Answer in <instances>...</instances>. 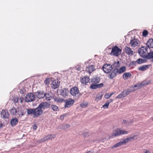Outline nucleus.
I'll return each instance as SVG.
<instances>
[{"mask_svg": "<svg viewBox=\"0 0 153 153\" xmlns=\"http://www.w3.org/2000/svg\"><path fill=\"white\" fill-rule=\"evenodd\" d=\"M49 106L50 105L46 102H42L36 108L27 109V114L28 115H33L34 117H38L41 115L43 110L49 108Z\"/></svg>", "mask_w": 153, "mask_h": 153, "instance_id": "1", "label": "nucleus"}, {"mask_svg": "<svg viewBox=\"0 0 153 153\" xmlns=\"http://www.w3.org/2000/svg\"><path fill=\"white\" fill-rule=\"evenodd\" d=\"M148 48L146 46L142 47L138 51V53L143 59H146L148 52L147 51Z\"/></svg>", "mask_w": 153, "mask_h": 153, "instance_id": "2", "label": "nucleus"}, {"mask_svg": "<svg viewBox=\"0 0 153 153\" xmlns=\"http://www.w3.org/2000/svg\"><path fill=\"white\" fill-rule=\"evenodd\" d=\"M122 50L117 46H115L112 48L111 54L115 56H118L121 53Z\"/></svg>", "mask_w": 153, "mask_h": 153, "instance_id": "3", "label": "nucleus"}, {"mask_svg": "<svg viewBox=\"0 0 153 153\" xmlns=\"http://www.w3.org/2000/svg\"><path fill=\"white\" fill-rule=\"evenodd\" d=\"M128 132L127 131H125L117 128L115 132L112 134V136H117L122 134H127L128 133Z\"/></svg>", "mask_w": 153, "mask_h": 153, "instance_id": "4", "label": "nucleus"}, {"mask_svg": "<svg viewBox=\"0 0 153 153\" xmlns=\"http://www.w3.org/2000/svg\"><path fill=\"white\" fill-rule=\"evenodd\" d=\"M35 98V95L32 93H30L26 95L25 100L26 102H30L34 101Z\"/></svg>", "mask_w": 153, "mask_h": 153, "instance_id": "5", "label": "nucleus"}, {"mask_svg": "<svg viewBox=\"0 0 153 153\" xmlns=\"http://www.w3.org/2000/svg\"><path fill=\"white\" fill-rule=\"evenodd\" d=\"M102 69L105 73H108L112 70V66L110 64H104L102 66Z\"/></svg>", "mask_w": 153, "mask_h": 153, "instance_id": "6", "label": "nucleus"}, {"mask_svg": "<svg viewBox=\"0 0 153 153\" xmlns=\"http://www.w3.org/2000/svg\"><path fill=\"white\" fill-rule=\"evenodd\" d=\"M64 101L65 103V108L71 107L73 105L74 102V100L70 98L64 100Z\"/></svg>", "mask_w": 153, "mask_h": 153, "instance_id": "7", "label": "nucleus"}, {"mask_svg": "<svg viewBox=\"0 0 153 153\" xmlns=\"http://www.w3.org/2000/svg\"><path fill=\"white\" fill-rule=\"evenodd\" d=\"M79 92L78 88L76 86L72 88L70 91L71 94L74 96H76L79 93Z\"/></svg>", "mask_w": 153, "mask_h": 153, "instance_id": "8", "label": "nucleus"}, {"mask_svg": "<svg viewBox=\"0 0 153 153\" xmlns=\"http://www.w3.org/2000/svg\"><path fill=\"white\" fill-rule=\"evenodd\" d=\"M139 41L136 39L134 38L131 39L130 43L131 46L132 47L134 48L139 45Z\"/></svg>", "mask_w": 153, "mask_h": 153, "instance_id": "9", "label": "nucleus"}, {"mask_svg": "<svg viewBox=\"0 0 153 153\" xmlns=\"http://www.w3.org/2000/svg\"><path fill=\"white\" fill-rule=\"evenodd\" d=\"M55 136V135L54 134H49L48 135L45 136L43 138H41L40 140V141L41 142H42L48 140H51L52 139L54 138Z\"/></svg>", "mask_w": 153, "mask_h": 153, "instance_id": "10", "label": "nucleus"}, {"mask_svg": "<svg viewBox=\"0 0 153 153\" xmlns=\"http://www.w3.org/2000/svg\"><path fill=\"white\" fill-rule=\"evenodd\" d=\"M45 93L42 91H39L36 92L35 93V96H36L39 99L43 98L45 97Z\"/></svg>", "mask_w": 153, "mask_h": 153, "instance_id": "11", "label": "nucleus"}, {"mask_svg": "<svg viewBox=\"0 0 153 153\" xmlns=\"http://www.w3.org/2000/svg\"><path fill=\"white\" fill-rule=\"evenodd\" d=\"M124 51L125 53L128 55L132 56L134 53V52L132 51L130 48L127 46L125 47Z\"/></svg>", "mask_w": 153, "mask_h": 153, "instance_id": "12", "label": "nucleus"}, {"mask_svg": "<svg viewBox=\"0 0 153 153\" xmlns=\"http://www.w3.org/2000/svg\"><path fill=\"white\" fill-rule=\"evenodd\" d=\"M96 70V67L95 65H89L87 67L86 70L88 71L89 73H91L93 71Z\"/></svg>", "mask_w": 153, "mask_h": 153, "instance_id": "13", "label": "nucleus"}, {"mask_svg": "<svg viewBox=\"0 0 153 153\" xmlns=\"http://www.w3.org/2000/svg\"><path fill=\"white\" fill-rule=\"evenodd\" d=\"M117 73H118L117 70H116V68H114L111 72L109 74L108 77L110 79H113L116 76Z\"/></svg>", "mask_w": 153, "mask_h": 153, "instance_id": "14", "label": "nucleus"}, {"mask_svg": "<svg viewBox=\"0 0 153 153\" xmlns=\"http://www.w3.org/2000/svg\"><path fill=\"white\" fill-rule=\"evenodd\" d=\"M59 85V83L58 80H55L53 81L51 84V88L54 89L57 88Z\"/></svg>", "mask_w": 153, "mask_h": 153, "instance_id": "15", "label": "nucleus"}, {"mask_svg": "<svg viewBox=\"0 0 153 153\" xmlns=\"http://www.w3.org/2000/svg\"><path fill=\"white\" fill-rule=\"evenodd\" d=\"M1 117L3 118L7 119L9 117V114L7 111L2 110L1 112Z\"/></svg>", "mask_w": 153, "mask_h": 153, "instance_id": "16", "label": "nucleus"}, {"mask_svg": "<svg viewBox=\"0 0 153 153\" xmlns=\"http://www.w3.org/2000/svg\"><path fill=\"white\" fill-rule=\"evenodd\" d=\"M146 45L149 48H153V39H149L147 42Z\"/></svg>", "mask_w": 153, "mask_h": 153, "instance_id": "17", "label": "nucleus"}, {"mask_svg": "<svg viewBox=\"0 0 153 153\" xmlns=\"http://www.w3.org/2000/svg\"><path fill=\"white\" fill-rule=\"evenodd\" d=\"M60 94L62 96L65 97L67 96V94L68 92V89L66 88L60 90Z\"/></svg>", "mask_w": 153, "mask_h": 153, "instance_id": "18", "label": "nucleus"}, {"mask_svg": "<svg viewBox=\"0 0 153 153\" xmlns=\"http://www.w3.org/2000/svg\"><path fill=\"white\" fill-rule=\"evenodd\" d=\"M100 81V78L97 77H95L92 78L91 80V82L92 84H97L99 83Z\"/></svg>", "mask_w": 153, "mask_h": 153, "instance_id": "19", "label": "nucleus"}, {"mask_svg": "<svg viewBox=\"0 0 153 153\" xmlns=\"http://www.w3.org/2000/svg\"><path fill=\"white\" fill-rule=\"evenodd\" d=\"M81 83L84 84H86L89 81V77L88 76H84L81 79Z\"/></svg>", "mask_w": 153, "mask_h": 153, "instance_id": "20", "label": "nucleus"}, {"mask_svg": "<svg viewBox=\"0 0 153 153\" xmlns=\"http://www.w3.org/2000/svg\"><path fill=\"white\" fill-rule=\"evenodd\" d=\"M18 123V120L16 118H13L10 121V124L12 127L16 125Z\"/></svg>", "mask_w": 153, "mask_h": 153, "instance_id": "21", "label": "nucleus"}, {"mask_svg": "<svg viewBox=\"0 0 153 153\" xmlns=\"http://www.w3.org/2000/svg\"><path fill=\"white\" fill-rule=\"evenodd\" d=\"M146 57V59H152V61H153V51H151L148 52L147 56Z\"/></svg>", "mask_w": 153, "mask_h": 153, "instance_id": "22", "label": "nucleus"}, {"mask_svg": "<svg viewBox=\"0 0 153 153\" xmlns=\"http://www.w3.org/2000/svg\"><path fill=\"white\" fill-rule=\"evenodd\" d=\"M116 69L117 70L118 73L119 74H120L124 72L126 70V68L125 66H122L119 69Z\"/></svg>", "mask_w": 153, "mask_h": 153, "instance_id": "23", "label": "nucleus"}, {"mask_svg": "<svg viewBox=\"0 0 153 153\" xmlns=\"http://www.w3.org/2000/svg\"><path fill=\"white\" fill-rule=\"evenodd\" d=\"M149 65H144L138 68V70L141 71H144L148 69L149 66Z\"/></svg>", "mask_w": 153, "mask_h": 153, "instance_id": "24", "label": "nucleus"}, {"mask_svg": "<svg viewBox=\"0 0 153 153\" xmlns=\"http://www.w3.org/2000/svg\"><path fill=\"white\" fill-rule=\"evenodd\" d=\"M131 74L129 72H126L123 74V78L126 80L128 78L131 77Z\"/></svg>", "mask_w": 153, "mask_h": 153, "instance_id": "25", "label": "nucleus"}, {"mask_svg": "<svg viewBox=\"0 0 153 153\" xmlns=\"http://www.w3.org/2000/svg\"><path fill=\"white\" fill-rule=\"evenodd\" d=\"M126 96V94H125V91H124L120 94L117 96L116 97V99H120L123 98Z\"/></svg>", "mask_w": 153, "mask_h": 153, "instance_id": "26", "label": "nucleus"}, {"mask_svg": "<svg viewBox=\"0 0 153 153\" xmlns=\"http://www.w3.org/2000/svg\"><path fill=\"white\" fill-rule=\"evenodd\" d=\"M24 110L22 109H19L17 110V115H18L19 117H21L24 115Z\"/></svg>", "mask_w": 153, "mask_h": 153, "instance_id": "27", "label": "nucleus"}, {"mask_svg": "<svg viewBox=\"0 0 153 153\" xmlns=\"http://www.w3.org/2000/svg\"><path fill=\"white\" fill-rule=\"evenodd\" d=\"M10 113L13 115H17V110L14 108H13L10 110Z\"/></svg>", "mask_w": 153, "mask_h": 153, "instance_id": "28", "label": "nucleus"}, {"mask_svg": "<svg viewBox=\"0 0 153 153\" xmlns=\"http://www.w3.org/2000/svg\"><path fill=\"white\" fill-rule=\"evenodd\" d=\"M112 65L115 68H118L120 67V65L119 61L114 62Z\"/></svg>", "mask_w": 153, "mask_h": 153, "instance_id": "29", "label": "nucleus"}, {"mask_svg": "<svg viewBox=\"0 0 153 153\" xmlns=\"http://www.w3.org/2000/svg\"><path fill=\"white\" fill-rule=\"evenodd\" d=\"M136 61H133L130 62L128 65L129 67L131 68H133L134 66L136 65Z\"/></svg>", "mask_w": 153, "mask_h": 153, "instance_id": "30", "label": "nucleus"}, {"mask_svg": "<svg viewBox=\"0 0 153 153\" xmlns=\"http://www.w3.org/2000/svg\"><path fill=\"white\" fill-rule=\"evenodd\" d=\"M45 99L48 101H50L51 100L52 98L51 97L50 95L48 93H45Z\"/></svg>", "mask_w": 153, "mask_h": 153, "instance_id": "31", "label": "nucleus"}, {"mask_svg": "<svg viewBox=\"0 0 153 153\" xmlns=\"http://www.w3.org/2000/svg\"><path fill=\"white\" fill-rule=\"evenodd\" d=\"M122 145H123V143L122 142V141H121L114 145V146L111 147V148H114L120 146Z\"/></svg>", "mask_w": 153, "mask_h": 153, "instance_id": "32", "label": "nucleus"}, {"mask_svg": "<svg viewBox=\"0 0 153 153\" xmlns=\"http://www.w3.org/2000/svg\"><path fill=\"white\" fill-rule=\"evenodd\" d=\"M136 62V63L141 64L145 63V60L144 59L139 58L137 59Z\"/></svg>", "mask_w": 153, "mask_h": 153, "instance_id": "33", "label": "nucleus"}, {"mask_svg": "<svg viewBox=\"0 0 153 153\" xmlns=\"http://www.w3.org/2000/svg\"><path fill=\"white\" fill-rule=\"evenodd\" d=\"M51 107L52 110L54 111H57L59 110L58 107L56 105H52Z\"/></svg>", "mask_w": 153, "mask_h": 153, "instance_id": "34", "label": "nucleus"}, {"mask_svg": "<svg viewBox=\"0 0 153 153\" xmlns=\"http://www.w3.org/2000/svg\"><path fill=\"white\" fill-rule=\"evenodd\" d=\"M113 94V93H107L105 94L104 97L105 98L108 99Z\"/></svg>", "mask_w": 153, "mask_h": 153, "instance_id": "35", "label": "nucleus"}, {"mask_svg": "<svg viewBox=\"0 0 153 153\" xmlns=\"http://www.w3.org/2000/svg\"><path fill=\"white\" fill-rule=\"evenodd\" d=\"M102 95L101 94L97 95L96 96L95 100L96 101H98L101 100L102 99Z\"/></svg>", "mask_w": 153, "mask_h": 153, "instance_id": "36", "label": "nucleus"}, {"mask_svg": "<svg viewBox=\"0 0 153 153\" xmlns=\"http://www.w3.org/2000/svg\"><path fill=\"white\" fill-rule=\"evenodd\" d=\"M109 104V102H108L107 101L102 106V107L104 108H108V106Z\"/></svg>", "mask_w": 153, "mask_h": 153, "instance_id": "37", "label": "nucleus"}, {"mask_svg": "<svg viewBox=\"0 0 153 153\" xmlns=\"http://www.w3.org/2000/svg\"><path fill=\"white\" fill-rule=\"evenodd\" d=\"M148 34V31L146 30H144L143 32V35L144 37H146Z\"/></svg>", "mask_w": 153, "mask_h": 153, "instance_id": "38", "label": "nucleus"}, {"mask_svg": "<svg viewBox=\"0 0 153 153\" xmlns=\"http://www.w3.org/2000/svg\"><path fill=\"white\" fill-rule=\"evenodd\" d=\"M90 88L92 89H96L97 88V84H92L90 86Z\"/></svg>", "mask_w": 153, "mask_h": 153, "instance_id": "39", "label": "nucleus"}, {"mask_svg": "<svg viewBox=\"0 0 153 153\" xmlns=\"http://www.w3.org/2000/svg\"><path fill=\"white\" fill-rule=\"evenodd\" d=\"M142 86L141 84V83H140L137 84V85H134V88L137 87V89H139L140 88H141L142 87Z\"/></svg>", "mask_w": 153, "mask_h": 153, "instance_id": "40", "label": "nucleus"}, {"mask_svg": "<svg viewBox=\"0 0 153 153\" xmlns=\"http://www.w3.org/2000/svg\"><path fill=\"white\" fill-rule=\"evenodd\" d=\"M50 79L49 78H46L45 81V84H47L49 83L50 82Z\"/></svg>", "mask_w": 153, "mask_h": 153, "instance_id": "41", "label": "nucleus"}, {"mask_svg": "<svg viewBox=\"0 0 153 153\" xmlns=\"http://www.w3.org/2000/svg\"><path fill=\"white\" fill-rule=\"evenodd\" d=\"M97 88H101L104 85L102 83H101L100 84H97Z\"/></svg>", "mask_w": 153, "mask_h": 153, "instance_id": "42", "label": "nucleus"}, {"mask_svg": "<svg viewBox=\"0 0 153 153\" xmlns=\"http://www.w3.org/2000/svg\"><path fill=\"white\" fill-rule=\"evenodd\" d=\"M70 126L69 125L65 124L63 125V128L64 129L67 128L69 127Z\"/></svg>", "mask_w": 153, "mask_h": 153, "instance_id": "43", "label": "nucleus"}, {"mask_svg": "<svg viewBox=\"0 0 153 153\" xmlns=\"http://www.w3.org/2000/svg\"><path fill=\"white\" fill-rule=\"evenodd\" d=\"M68 114H69L68 113L64 114L63 115L60 116V119L62 120L64 119V118L65 117V115H68Z\"/></svg>", "mask_w": 153, "mask_h": 153, "instance_id": "44", "label": "nucleus"}, {"mask_svg": "<svg viewBox=\"0 0 153 153\" xmlns=\"http://www.w3.org/2000/svg\"><path fill=\"white\" fill-rule=\"evenodd\" d=\"M25 91V90L24 89H22L20 90V92L22 95H24V93Z\"/></svg>", "mask_w": 153, "mask_h": 153, "instance_id": "45", "label": "nucleus"}, {"mask_svg": "<svg viewBox=\"0 0 153 153\" xmlns=\"http://www.w3.org/2000/svg\"><path fill=\"white\" fill-rule=\"evenodd\" d=\"M83 136L84 137H87L89 136V134L87 132H84L83 134Z\"/></svg>", "mask_w": 153, "mask_h": 153, "instance_id": "46", "label": "nucleus"}, {"mask_svg": "<svg viewBox=\"0 0 153 153\" xmlns=\"http://www.w3.org/2000/svg\"><path fill=\"white\" fill-rule=\"evenodd\" d=\"M125 94H126V96L129 94L131 91L129 89H127L125 91Z\"/></svg>", "mask_w": 153, "mask_h": 153, "instance_id": "47", "label": "nucleus"}, {"mask_svg": "<svg viewBox=\"0 0 153 153\" xmlns=\"http://www.w3.org/2000/svg\"><path fill=\"white\" fill-rule=\"evenodd\" d=\"M141 83L142 86L148 84L147 82L146 81H143Z\"/></svg>", "mask_w": 153, "mask_h": 153, "instance_id": "48", "label": "nucleus"}, {"mask_svg": "<svg viewBox=\"0 0 153 153\" xmlns=\"http://www.w3.org/2000/svg\"><path fill=\"white\" fill-rule=\"evenodd\" d=\"M37 126L36 124H34L33 126V128L34 130L35 131L37 129Z\"/></svg>", "mask_w": 153, "mask_h": 153, "instance_id": "49", "label": "nucleus"}, {"mask_svg": "<svg viewBox=\"0 0 153 153\" xmlns=\"http://www.w3.org/2000/svg\"><path fill=\"white\" fill-rule=\"evenodd\" d=\"M134 137H129L126 139V140H127L128 142L131 139H133Z\"/></svg>", "mask_w": 153, "mask_h": 153, "instance_id": "50", "label": "nucleus"}, {"mask_svg": "<svg viewBox=\"0 0 153 153\" xmlns=\"http://www.w3.org/2000/svg\"><path fill=\"white\" fill-rule=\"evenodd\" d=\"M113 100L112 99H110L108 101H107L108 102H109V104L113 102Z\"/></svg>", "mask_w": 153, "mask_h": 153, "instance_id": "51", "label": "nucleus"}, {"mask_svg": "<svg viewBox=\"0 0 153 153\" xmlns=\"http://www.w3.org/2000/svg\"><path fill=\"white\" fill-rule=\"evenodd\" d=\"M76 70L78 71H80L81 70V68L78 66L76 67Z\"/></svg>", "mask_w": 153, "mask_h": 153, "instance_id": "52", "label": "nucleus"}, {"mask_svg": "<svg viewBox=\"0 0 153 153\" xmlns=\"http://www.w3.org/2000/svg\"><path fill=\"white\" fill-rule=\"evenodd\" d=\"M127 142H128L127 140H126V139L123 140V141L122 142L123 143H123H126Z\"/></svg>", "mask_w": 153, "mask_h": 153, "instance_id": "53", "label": "nucleus"}, {"mask_svg": "<svg viewBox=\"0 0 153 153\" xmlns=\"http://www.w3.org/2000/svg\"><path fill=\"white\" fill-rule=\"evenodd\" d=\"M80 106L81 107H82V108H84V106H86V105H85V104H81Z\"/></svg>", "mask_w": 153, "mask_h": 153, "instance_id": "54", "label": "nucleus"}, {"mask_svg": "<svg viewBox=\"0 0 153 153\" xmlns=\"http://www.w3.org/2000/svg\"><path fill=\"white\" fill-rule=\"evenodd\" d=\"M123 123L124 124H126L127 123V122L126 120H123Z\"/></svg>", "mask_w": 153, "mask_h": 153, "instance_id": "55", "label": "nucleus"}, {"mask_svg": "<svg viewBox=\"0 0 153 153\" xmlns=\"http://www.w3.org/2000/svg\"><path fill=\"white\" fill-rule=\"evenodd\" d=\"M145 153H150V151L149 150H146L145 152Z\"/></svg>", "mask_w": 153, "mask_h": 153, "instance_id": "56", "label": "nucleus"}, {"mask_svg": "<svg viewBox=\"0 0 153 153\" xmlns=\"http://www.w3.org/2000/svg\"><path fill=\"white\" fill-rule=\"evenodd\" d=\"M18 102V98L16 100H16H14V102Z\"/></svg>", "mask_w": 153, "mask_h": 153, "instance_id": "57", "label": "nucleus"}, {"mask_svg": "<svg viewBox=\"0 0 153 153\" xmlns=\"http://www.w3.org/2000/svg\"><path fill=\"white\" fill-rule=\"evenodd\" d=\"M3 126V125L2 124H0V129Z\"/></svg>", "mask_w": 153, "mask_h": 153, "instance_id": "58", "label": "nucleus"}, {"mask_svg": "<svg viewBox=\"0 0 153 153\" xmlns=\"http://www.w3.org/2000/svg\"><path fill=\"white\" fill-rule=\"evenodd\" d=\"M87 153H93L91 151H89L87 152Z\"/></svg>", "mask_w": 153, "mask_h": 153, "instance_id": "59", "label": "nucleus"}, {"mask_svg": "<svg viewBox=\"0 0 153 153\" xmlns=\"http://www.w3.org/2000/svg\"><path fill=\"white\" fill-rule=\"evenodd\" d=\"M21 102H22V101L21 100Z\"/></svg>", "mask_w": 153, "mask_h": 153, "instance_id": "60", "label": "nucleus"}, {"mask_svg": "<svg viewBox=\"0 0 153 153\" xmlns=\"http://www.w3.org/2000/svg\"><path fill=\"white\" fill-rule=\"evenodd\" d=\"M65 115V117L66 116H67V115Z\"/></svg>", "mask_w": 153, "mask_h": 153, "instance_id": "61", "label": "nucleus"}]
</instances>
